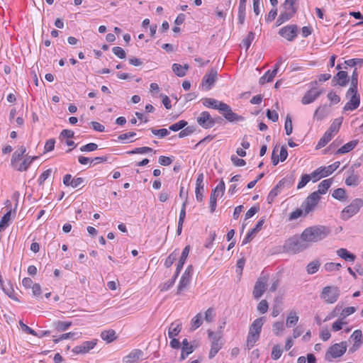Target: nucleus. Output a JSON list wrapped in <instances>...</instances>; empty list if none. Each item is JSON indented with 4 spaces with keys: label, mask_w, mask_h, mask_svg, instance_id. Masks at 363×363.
<instances>
[{
    "label": "nucleus",
    "mask_w": 363,
    "mask_h": 363,
    "mask_svg": "<svg viewBox=\"0 0 363 363\" xmlns=\"http://www.w3.org/2000/svg\"><path fill=\"white\" fill-rule=\"evenodd\" d=\"M3 291L11 298L16 301H19L17 297L14 296V290L11 284L10 281L7 283L5 287L2 289Z\"/></svg>",
    "instance_id": "nucleus-47"
},
{
    "label": "nucleus",
    "mask_w": 363,
    "mask_h": 363,
    "mask_svg": "<svg viewBox=\"0 0 363 363\" xmlns=\"http://www.w3.org/2000/svg\"><path fill=\"white\" fill-rule=\"evenodd\" d=\"M153 150L151 147H136L133 149L131 151L128 152V154L134 155V154H145L147 152H152Z\"/></svg>",
    "instance_id": "nucleus-56"
},
{
    "label": "nucleus",
    "mask_w": 363,
    "mask_h": 363,
    "mask_svg": "<svg viewBox=\"0 0 363 363\" xmlns=\"http://www.w3.org/2000/svg\"><path fill=\"white\" fill-rule=\"evenodd\" d=\"M216 317V311L213 308H209L205 313L204 319L206 322L211 323L213 321Z\"/></svg>",
    "instance_id": "nucleus-60"
},
{
    "label": "nucleus",
    "mask_w": 363,
    "mask_h": 363,
    "mask_svg": "<svg viewBox=\"0 0 363 363\" xmlns=\"http://www.w3.org/2000/svg\"><path fill=\"white\" fill-rule=\"evenodd\" d=\"M255 34L252 31L249 32L246 38L242 40V45L245 47L246 51L249 49L252 42L255 39Z\"/></svg>",
    "instance_id": "nucleus-54"
},
{
    "label": "nucleus",
    "mask_w": 363,
    "mask_h": 363,
    "mask_svg": "<svg viewBox=\"0 0 363 363\" xmlns=\"http://www.w3.org/2000/svg\"><path fill=\"white\" fill-rule=\"evenodd\" d=\"M246 3L239 2L238 19V23L242 25L245 19Z\"/></svg>",
    "instance_id": "nucleus-41"
},
{
    "label": "nucleus",
    "mask_w": 363,
    "mask_h": 363,
    "mask_svg": "<svg viewBox=\"0 0 363 363\" xmlns=\"http://www.w3.org/2000/svg\"><path fill=\"white\" fill-rule=\"evenodd\" d=\"M281 187L277 184L269 193L268 196H267V202L268 203H272L274 199L277 196V195L280 193L281 191Z\"/></svg>",
    "instance_id": "nucleus-43"
},
{
    "label": "nucleus",
    "mask_w": 363,
    "mask_h": 363,
    "mask_svg": "<svg viewBox=\"0 0 363 363\" xmlns=\"http://www.w3.org/2000/svg\"><path fill=\"white\" fill-rule=\"evenodd\" d=\"M84 179L82 177L73 178L70 182L72 188H79L84 186Z\"/></svg>",
    "instance_id": "nucleus-64"
},
{
    "label": "nucleus",
    "mask_w": 363,
    "mask_h": 363,
    "mask_svg": "<svg viewBox=\"0 0 363 363\" xmlns=\"http://www.w3.org/2000/svg\"><path fill=\"white\" fill-rule=\"evenodd\" d=\"M333 184V179L323 180L318 186V190L309 194L304 200L303 207L306 213L313 212L320 200V194H326Z\"/></svg>",
    "instance_id": "nucleus-1"
},
{
    "label": "nucleus",
    "mask_w": 363,
    "mask_h": 363,
    "mask_svg": "<svg viewBox=\"0 0 363 363\" xmlns=\"http://www.w3.org/2000/svg\"><path fill=\"white\" fill-rule=\"evenodd\" d=\"M201 101L203 105L206 108H213L215 110L218 109V107L222 102L221 101H218L213 98H203L201 99Z\"/></svg>",
    "instance_id": "nucleus-29"
},
{
    "label": "nucleus",
    "mask_w": 363,
    "mask_h": 363,
    "mask_svg": "<svg viewBox=\"0 0 363 363\" xmlns=\"http://www.w3.org/2000/svg\"><path fill=\"white\" fill-rule=\"evenodd\" d=\"M218 111L230 123L243 121L245 120L243 116L234 113L231 107L223 101L220 104Z\"/></svg>",
    "instance_id": "nucleus-6"
},
{
    "label": "nucleus",
    "mask_w": 363,
    "mask_h": 363,
    "mask_svg": "<svg viewBox=\"0 0 363 363\" xmlns=\"http://www.w3.org/2000/svg\"><path fill=\"white\" fill-rule=\"evenodd\" d=\"M182 329V326L179 323H177L176 322L172 323L169 328L168 331V335L169 338H173L178 335V334L180 333Z\"/></svg>",
    "instance_id": "nucleus-34"
},
{
    "label": "nucleus",
    "mask_w": 363,
    "mask_h": 363,
    "mask_svg": "<svg viewBox=\"0 0 363 363\" xmlns=\"http://www.w3.org/2000/svg\"><path fill=\"white\" fill-rule=\"evenodd\" d=\"M72 325V322L57 320L53 322V326L58 331H65Z\"/></svg>",
    "instance_id": "nucleus-38"
},
{
    "label": "nucleus",
    "mask_w": 363,
    "mask_h": 363,
    "mask_svg": "<svg viewBox=\"0 0 363 363\" xmlns=\"http://www.w3.org/2000/svg\"><path fill=\"white\" fill-rule=\"evenodd\" d=\"M298 316L296 315L295 311H291L286 318V325L288 328H291L295 325L298 321Z\"/></svg>",
    "instance_id": "nucleus-37"
},
{
    "label": "nucleus",
    "mask_w": 363,
    "mask_h": 363,
    "mask_svg": "<svg viewBox=\"0 0 363 363\" xmlns=\"http://www.w3.org/2000/svg\"><path fill=\"white\" fill-rule=\"evenodd\" d=\"M265 322V317H260L255 319L250 325L249 332H252V334L260 335L262 325Z\"/></svg>",
    "instance_id": "nucleus-22"
},
{
    "label": "nucleus",
    "mask_w": 363,
    "mask_h": 363,
    "mask_svg": "<svg viewBox=\"0 0 363 363\" xmlns=\"http://www.w3.org/2000/svg\"><path fill=\"white\" fill-rule=\"evenodd\" d=\"M282 352H283V350L281 349L279 345H274L272 347V358L274 360H277L281 356Z\"/></svg>",
    "instance_id": "nucleus-61"
},
{
    "label": "nucleus",
    "mask_w": 363,
    "mask_h": 363,
    "mask_svg": "<svg viewBox=\"0 0 363 363\" xmlns=\"http://www.w3.org/2000/svg\"><path fill=\"white\" fill-rule=\"evenodd\" d=\"M101 337L108 343L111 342L116 339V332L113 330H104L101 333Z\"/></svg>",
    "instance_id": "nucleus-35"
},
{
    "label": "nucleus",
    "mask_w": 363,
    "mask_h": 363,
    "mask_svg": "<svg viewBox=\"0 0 363 363\" xmlns=\"http://www.w3.org/2000/svg\"><path fill=\"white\" fill-rule=\"evenodd\" d=\"M294 182V176L293 175H291L289 177H284L282 179H281L279 182H278V185L281 187V188H283L284 186H287V187H291L293 184Z\"/></svg>",
    "instance_id": "nucleus-48"
},
{
    "label": "nucleus",
    "mask_w": 363,
    "mask_h": 363,
    "mask_svg": "<svg viewBox=\"0 0 363 363\" xmlns=\"http://www.w3.org/2000/svg\"><path fill=\"white\" fill-rule=\"evenodd\" d=\"M259 337L260 335L252 334V332H248L246 341V348L248 350H251L259 340Z\"/></svg>",
    "instance_id": "nucleus-32"
},
{
    "label": "nucleus",
    "mask_w": 363,
    "mask_h": 363,
    "mask_svg": "<svg viewBox=\"0 0 363 363\" xmlns=\"http://www.w3.org/2000/svg\"><path fill=\"white\" fill-rule=\"evenodd\" d=\"M208 338L211 341V347L209 352V359L213 358L218 351L222 348L221 340V331H217L216 333L208 330Z\"/></svg>",
    "instance_id": "nucleus-5"
},
{
    "label": "nucleus",
    "mask_w": 363,
    "mask_h": 363,
    "mask_svg": "<svg viewBox=\"0 0 363 363\" xmlns=\"http://www.w3.org/2000/svg\"><path fill=\"white\" fill-rule=\"evenodd\" d=\"M345 184L350 186H357L359 184V176L353 173L345 179Z\"/></svg>",
    "instance_id": "nucleus-45"
},
{
    "label": "nucleus",
    "mask_w": 363,
    "mask_h": 363,
    "mask_svg": "<svg viewBox=\"0 0 363 363\" xmlns=\"http://www.w3.org/2000/svg\"><path fill=\"white\" fill-rule=\"evenodd\" d=\"M268 279V275L264 274L263 272L261 274V276L257 279L252 291L253 297L255 299H259V298H261V296L265 292L267 289Z\"/></svg>",
    "instance_id": "nucleus-10"
},
{
    "label": "nucleus",
    "mask_w": 363,
    "mask_h": 363,
    "mask_svg": "<svg viewBox=\"0 0 363 363\" xmlns=\"http://www.w3.org/2000/svg\"><path fill=\"white\" fill-rule=\"evenodd\" d=\"M225 183L223 180H220V182L216 186V187L212 190L209 201V208L211 213H213L216 208V200L217 197L219 195V191H220L221 194L223 195L225 192Z\"/></svg>",
    "instance_id": "nucleus-13"
},
{
    "label": "nucleus",
    "mask_w": 363,
    "mask_h": 363,
    "mask_svg": "<svg viewBox=\"0 0 363 363\" xmlns=\"http://www.w3.org/2000/svg\"><path fill=\"white\" fill-rule=\"evenodd\" d=\"M293 17L291 16V15L287 14L286 13L282 11V12H281L278 18L277 19L276 26H279L281 24H283L284 22L288 21L289 20H290Z\"/></svg>",
    "instance_id": "nucleus-52"
},
{
    "label": "nucleus",
    "mask_w": 363,
    "mask_h": 363,
    "mask_svg": "<svg viewBox=\"0 0 363 363\" xmlns=\"http://www.w3.org/2000/svg\"><path fill=\"white\" fill-rule=\"evenodd\" d=\"M38 158V156H33V157L27 156L19 165H18V164H16V167H14V168L17 171H19V172L26 171L28 169V167L30 166L32 162L34 160H37Z\"/></svg>",
    "instance_id": "nucleus-24"
},
{
    "label": "nucleus",
    "mask_w": 363,
    "mask_h": 363,
    "mask_svg": "<svg viewBox=\"0 0 363 363\" xmlns=\"http://www.w3.org/2000/svg\"><path fill=\"white\" fill-rule=\"evenodd\" d=\"M11 216V210L4 215L0 220V231H4L9 225Z\"/></svg>",
    "instance_id": "nucleus-39"
},
{
    "label": "nucleus",
    "mask_w": 363,
    "mask_h": 363,
    "mask_svg": "<svg viewBox=\"0 0 363 363\" xmlns=\"http://www.w3.org/2000/svg\"><path fill=\"white\" fill-rule=\"evenodd\" d=\"M298 28L296 25H287L279 30V34L289 41H293L298 35Z\"/></svg>",
    "instance_id": "nucleus-11"
},
{
    "label": "nucleus",
    "mask_w": 363,
    "mask_h": 363,
    "mask_svg": "<svg viewBox=\"0 0 363 363\" xmlns=\"http://www.w3.org/2000/svg\"><path fill=\"white\" fill-rule=\"evenodd\" d=\"M330 233V229L325 225H313L306 228L302 232L301 237L310 245V243L318 242L325 239Z\"/></svg>",
    "instance_id": "nucleus-2"
},
{
    "label": "nucleus",
    "mask_w": 363,
    "mask_h": 363,
    "mask_svg": "<svg viewBox=\"0 0 363 363\" xmlns=\"http://www.w3.org/2000/svg\"><path fill=\"white\" fill-rule=\"evenodd\" d=\"M363 206V199H354L350 205L346 206L341 213V218L347 220L350 218L352 216L357 213L360 209V208Z\"/></svg>",
    "instance_id": "nucleus-7"
},
{
    "label": "nucleus",
    "mask_w": 363,
    "mask_h": 363,
    "mask_svg": "<svg viewBox=\"0 0 363 363\" xmlns=\"http://www.w3.org/2000/svg\"><path fill=\"white\" fill-rule=\"evenodd\" d=\"M202 318L203 316L201 313H199L198 314H196L191 319L190 330L193 331L199 328L202 324Z\"/></svg>",
    "instance_id": "nucleus-36"
},
{
    "label": "nucleus",
    "mask_w": 363,
    "mask_h": 363,
    "mask_svg": "<svg viewBox=\"0 0 363 363\" xmlns=\"http://www.w3.org/2000/svg\"><path fill=\"white\" fill-rule=\"evenodd\" d=\"M349 82V77L345 71H339L332 79L333 86H345Z\"/></svg>",
    "instance_id": "nucleus-19"
},
{
    "label": "nucleus",
    "mask_w": 363,
    "mask_h": 363,
    "mask_svg": "<svg viewBox=\"0 0 363 363\" xmlns=\"http://www.w3.org/2000/svg\"><path fill=\"white\" fill-rule=\"evenodd\" d=\"M342 124L341 118H336L333 123L330 125V128L327 130L330 133L333 134V135L337 133L340 129V127Z\"/></svg>",
    "instance_id": "nucleus-49"
},
{
    "label": "nucleus",
    "mask_w": 363,
    "mask_h": 363,
    "mask_svg": "<svg viewBox=\"0 0 363 363\" xmlns=\"http://www.w3.org/2000/svg\"><path fill=\"white\" fill-rule=\"evenodd\" d=\"M150 130L153 135L158 136L160 138H164L169 134V130L165 128H162V129L151 128Z\"/></svg>",
    "instance_id": "nucleus-58"
},
{
    "label": "nucleus",
    "mask_w": 363,
    "mask_h": 363,
    "mask_svg": "<svg viewBox=\"0 0 363 363\" xmlns=\"http://www.w3.org/2000/svg\"><path fill=\"white\" fill-rule=\"evenodd\" d=\"M204 185H196L195 194L197 201L202 202L203 200Z\"/></svg>",
    "instance_id": "nucleus-55"
},
{
    "label": "nucleus",
    "mask_w": 363,
    "mask_h": 363,
    "mask_svg": "<svg viewBox=\"0 0 363 363\" xmlns=\"http://www.w3.org/2000/svg\"><path fill=\"white\" fill-rule=\"evenodd\" d=\"M264 223V218L260 219L257 222V223L256 224L255 228H253L252 229H251L248 231L245 238L243 239V240L242 242V245H245L247 243L250 242L254 238V237L256 235V234L262 230V225Z\"/></svg>",
    "instance_id": "nucleus-18"
},
{
    "label": "nucleus",
    "mask_w": 363,
    "mask_h": 363,
    "mask_svg": "<svg viewBox=\"0 0 363 363\" xmlns=\"http://www.w3.org/2000/svg\"><path fill=\"white\" fill-rule=\"evenodd\" d=\"M284 250L286 252L291 254H298L304 251L309 247V245L306 240H303L301 234L300 236L294 235L287 239L283 246Z\"/></svg>",
    "instance_id": "nucleus-3"
},
{
    "label": "nucleus",
    "mask_w": 363,
    "mask_h": 363,
    "mask_svg": "<svg viewBox=\"0 0 363 363\" xmlns=\"http://www.w3.org/2000/svg\"><path fill=\"white\" fill-rule=\"evenodd\" d=\"M191 276L183 274L177 286V294H179L190 283Z\"/></svg>",
    "instance_id": "nucleus-31"
},
{
    "label": "nucleus",
    "mask_w": 363,
    "mask_h": 363,
    "mask_svg": "<svg viewBox=\"0 0 363 363\" xmlns=\"http://www.w3.org/2000/svg\"><path fill=\"white\" fill-rule=\"evenodd\" d=\"M196 121L204 129L211 128L216 123V119L212 118L208 111H202L199 116L197 117Z\"/></svg>",
    "instance_id": "nucleus-12"
},
{
    "label": "nucleus",
    "mask_w": 363,
    "mask_h": 363,
    "mask_svg": "<svg viewBox=\"0 0 363 363\" xmlns=\"http://www.w3.org/2000/svg\"><path fill=\"white\" fill-rule=\"evenodd\" d=\"M172 71L174 72V73L179 77H183L186 75L184 74V71H183V69H182V65L179 64H177V63L173 64L172 66Z\"/></svg>",
    "instance_id": "nucleus-62"
},
{
    "label": "nucleus",
    "mask_w": 363,
    "mask_h": 363,
    "mask_svg": "<svg viewBox=\"0 0 363 363\" xmlns=\"http://www.w3.org/2000/svg\"><path fill=\"white\" fill-rule=\"evenodd\" d=\"M217 76L218 73L215 69H211L208 73L204 75L202 79V86L205 90L208 91L213 86Z\"/></svg>",
    "instance_id": "nucleus-16"
},
{
    "label": "nucleus",
    "mask_w": 363,
    "mask_h": 363,
    "mask_svg": "<svg viewBox=\"0 0 363 363\" xmlns=\"http://www.w3.org/2000/svg\"><path fill=\"white\" fill-rule=\"evenodd\" d=\"M346 97L350 98V101L345 105L344 111H354L357 108L360 103V96L357 93V90L349 89L346 93Z\"/></svg>",
    "instance_id": "nucleus-9"
},
{
    "label": "nucleus",
    "mask_w": 363,
    "mask_h": 363,
    "mask_svg": "<svg viewBox=\"0 0 363 363\" xmlns=\"http://www.w3.org/2000/svg\"><path fill=\"white\" fill-rule=\"evenodd\" d=\"M196 131V127L194 125L187 126L182 129V130L179 133L178 137L179 138H183L188 135H190Z\"/></svg>",
    "instance_id": "nucleus-50"
},
{
    "label": "nucleus",
    "mask_w": 363,
    "mask_h": 363,
    "mask_svg": "<svg viewBox=\"0 0 363 363\" xmlns=\"http://www.w3.org/2000/svg\"><path fill=\"white\" fill-rule=\"evenodd\" d=\"M345 194L346 191L345 189L338 188L334 190V191L332 194V196L337 200L342 201L346 200Z\"/></svg>",
    "instance_id": "nucleus-46"
},
{
    "label": "nucleus",
    "mask_w": 363,
    "mask_h": 363,
    "mask_svg": "<svg viewBox=\"0 0 363 363\" xmlns=\"http://www.w3.org/2000/svg\"><path fill=\"white\" fill-rule=\"evenodd\" d=\"M340 164V162H335L328 167H320V171L322 172L323 176L325 177L335 172L339 167Z\"/></svg>",
    "instance_id": "nucleus-33"
},
{
    "label": "nucleus",
    "mask_w": 363,
    "mask_h": 363,
    "mask_svg": "<svg viewBox=\"0 0 363 363\" xmlns=\"http://www.w3.org/2000/svg\"><path fill=\"white\" fill-rule=\"evenodd\" d=\"M340 296V289L337 286H325L320 295L327 303H334Z\"/></svg>",
    "instance_id": "nucleus-8"
},
{
    "label": "nucleus",
    "mask_w": 363,
    "mask_h": 363,
    "mask_svg": "<svg viewBox=\"0 0 363 363\" xmlns=\"http://www.w3.org/2000/svg\"><path fill=\"white\" fill-rule=\"evenodd\" d=\"M303 203H304V201L301 203L300 208L296 209V211L291 212L289 215V218H288L289 221H291V220L298 219V218H300L303 216H306L308 214L310 213H306L305 208L303 207Z\"/></svg>",
    "instance_id": "nucleus-28"
},
{
    "label": "nucleus",
    "mask_w": 363,
    "mask_h": 363,
    "mask_svg": "<svg viewBox=\"0 0 363 363\" xmlns=\"http://www.w3.org/2000/svg\"><path fill=\"white\" fill-rule=\"evenodd\" d=\"M320 266V261L318 259H315V260L311 262L310 263L308 264V265L306 267V271H307L308 274H313L316 272H318Z\"/></svg>",
    "instance_id": "nucleus-42"
},
{
    "label": "nucleus",
    "mask_w": 363,
    "mask_h": 363,
    "mask_svg": "<svg viewBox=\"0 0 363 363\" xmlns=\"http://www.w3.org/2000/svg\"><path fill=\"white\" fill-rule=\"evenodd\" d=\"M97 342L96 339L84 341L81 345L74 347L72 351L76 354H86L96 345Z\"/></svg>",
    "instance_id": "nucleus-15"
},
{
    "label": "nucleus",
    "mask_w": 363,
    "mask_h": 363,
    "mask_svg": "<svg viewBox=\"0 0 363 363\" xmlns=\"http://www.w3.org/2000/svg\"><path fill=\"white\" fill-rule=\"evenodd\" d=\"M179 255V250H174L165 259L164 262V266L167 268L170 267L172 264L174 262V261L177 259V257Z\"/></svg>",
    "instance_id": "nucleus-44"
},
{
    "label": "nucleus",
    "mask_w": 363,
    "mask_h": 363,
    "mask_svg": "<svg viewBox=\"0 0 363 363\" xmlns=\"http://www.w3.org/2000/svg\"><path fill=\"white\" fill-rule=\"evenodd\" d=\"M311 178V181L313 182H316L320 180L321 178L325 177L320 171V168H318L314 170L311 174H308Z\"/></svg>",
    "instance_id": "nucleus-53"
},
{
    "label": "nucleus",
    "mask_w": 363,
    "mask_h": 363,
    "mask_svg": "<svg viewBox=\"0 0 363 363\" xmlns=\"http://www.w3.org/2000/svg\"><path fill=\"white\" fill-rule=\"evenodd\" d=\"M336 253L340 257L347 262H353L356 258L354 254L351 253L345 248H340L336 251Z\"/></svg>",
    "instance_id": "nucleus-26"
},
{
    "label": "nucleus",
    "mask_w": 363,
    "mask_h": 363,
    "mask_svg": "<svg viewBox=\"0 0 363 363\" xmlns=\"http://www.w3.org/2000/svg\"><path fill=\"white\" fill-rule=\"evenodd\" d=\"M330 112L329 107L327 105L318 106L313 114V119L316 121H322L327 117Z\"/></svg>",
    "instance_id": "nucleus-23"
},
{
    "label": "nucleus",
    "mask_w": 363,
    "mask_h": 363,
    "mask_svg": "<svg viewBox=\"0 0 363 363\" xmlns=\"http://www.w3.org/2000/svg\"><path fill=\"white\" fill-rule=\"evenodd\" d=\"M323 93V89H318L313 86L302 97L301 103L304 105L310 104L315 101Z\"/></svg>",
    "instance_id": "nucleus-14"
},
{
    "label": "nucleus",
    "mask_w": 363,
    "mask_h": 363,
    "mask_svg": "<svg viewBox=\"0 0 363 363\" xmlns=\"http://www.w3.org/2000/svg\"><path fill=\"white\" fill-rule=\"evenodd\" d=\"M284 128H285V130H286V134L287 135H291L292 133V130H293V125H292L291 117L289 114H288L286 117Z\"/></svg>",
    "instance_id": "nucleus-59"
},
{
    "label": "nucleus",
    "mask_w": 363,
    "mask_h": 363,
    "mask_svg": "<svg viewBox=\"0 0 363 363\" xmlns=\"http://www.w3.org/2000/svg\"><path fill=\"white\" fill-rule=\"evenodd\" d=\"M347 345L345 341L331 345L325 352V359L332 362L333 359L342 357L347 351Z\"/></svg>",
    "instance_id": "nucleus-4"
},
{
    "label": "nucleus",
    "mask_w": 363,
    "mask_h": 363,
    "mask_svg": "<svg viewBox=\"0 0 363 363\" xmlns=\"http://www.w3.org/2000/svg\"><path fill=\"white\" fill-rule=\"evenodd\" d=\"M26 148L24 146H21L18 150L13 152L11 158V165L13 167H16V164L21 160L22 156L26 153Z\"/></svg>",
    "instance_id": "nucleus-27"
},
{
    "label": "nucleus",
    "mask_w": 363,
    "mask_h": 363,
    "mask_svg": "<svg viewBox=\"0 0 363 363\" xmlns=\"http://www.w3.org/2000/svg\"><path fill=\"white\" fill-rule=\"evenodd\" d=\"M297 1L298 0H285L282 4V7L284 9V12L294 17L298 10V7L296 6Z\"/></svg>",
    "instance_id": "nucleus-21"
},
{
    "label": "nucleus",
    "mask_w": 363,
    "mask_h": 363,
    "mask_svg": "<svg viewBox=\"0 0 363 363\" xmlns=\"http://www.w3.org/2000/svg\"><path fill=\"white\" fill-rule=\"evenodd\" d=\"M143 352L139 349L133 350L124 358L125 363H135L143 357Z\"/></svg>",
    "instance_id": "nucleus-20"
},
{
    "label": "nucleus",
    "mask_w": 363,
    "mask_h": 363,
    "mask_svg": "<svg viewBox=\"0 0 363 363\" xmlns=\"http://www.w3.org/2000/svg\"><path fill=\"white\" fill-rule=\"evenodd\" d=\"M333 136V134L326 130L322 138L318 142L315 148L318 150L325 146L332 140Z\"/></svg>",
    "instance_id": "nucleus-30"
},
{
    "label": "nucleus",
    "mask_w": 363,
    "mask_h": 363,
    "mask_svg": "<svg viewBox=\"0 0 363 363\" xmlns=\"http://www.w3.org/2000/svg\"><path fill=\"white\" fill-rule=\"evenodd\" d=\"M282 62V59L279 58V61L274 65L272 71L268 70L262 77L259 79V84H264L265 82H270L273 80L274 77L277 74L279 68Z\"/></svg>",
    "instance_id": "nucleus-17"
},
{
    "label": "nucleus",
    "mask_w": 363,
    "mask_h": 363,
    "mask_svg": "<svg viewBox=\"0 0 363 363\" xmlns=\"http://www.w3.org/2000/svg\"><path fill=\"white\" fill-rule=\"evenodd\" d=\"M188 123L187 121H184V120H181L172 125H171L169 127V130H172V131H179L182 129H183L184 128H185L186 125H187Z\"/></svg>",
    "instance_id": "nucleus-51"
},
{
    "label": "nucleus",
    "mask_w": 363,
    "mask_h": 363,
    "mask_svg": "<svg viewBox=\"0 0 363 363\" xmlns=\"http://www.w3.org/2000/svg\"><path fill=\"white\" fill-rule=\"evenodd\" d=\"M359 140H353L350 141L349 143H346L345 145H342L340 148H339L335 154L336 155H342L349 152L350 151L352 150L358 144Z\"/></svg>",
    "instance_id": "nucleus-25"
},
{
    "label": "nucleus",
    "mask_w": 363,
    "mask_h": 363,
    "mask_svg": "<svg viewBox=\"0 0 363 363\" xmlns=\"http://www.w3.org/2000/svg\"><path fill=\"white\" fill-rule=\"evenodd\" d=\"M189 250H190V247L189 245L186 246L183 249L181 257H180L179 260L177 265V267L179 268V269H182L183 268L184 262L189 255Z\"/></svg>",
    "instance_id": "nucleus-40"
},
{
    "label": "nucleus",
    "mask_w": 363,
    "mask_h": 363,
    "mask_svg": "<svg viewBox=\"0 0 363 363\" xmlns=\"http://www.w3.org/2000/svg\"><path fill=\"white\" fill-rule=\"evenodd\" d=\"M357 84H358V72L357 68H355L352 74L351 77V86L349 89H353L354 90H357Z\"/></svg>",
    "instance_id": "nucleus-57"
},
{
    "label": "nucleus",
    "mask_w": 363,
    "mask_h": 363,
    "mask_svg": "<svg viewBox=\"0 0 363 363\" xmlns=\"http://www.w3.org/2000/svg\"><path fill=\"white\" fill-rule=\"evenodd\" d=\"M272 328L274 335L279 336L280 333L284 330V325L283 322H275Z\"/></svg>",
    "instance_id": "nucleus-63"
}]
</instances>
